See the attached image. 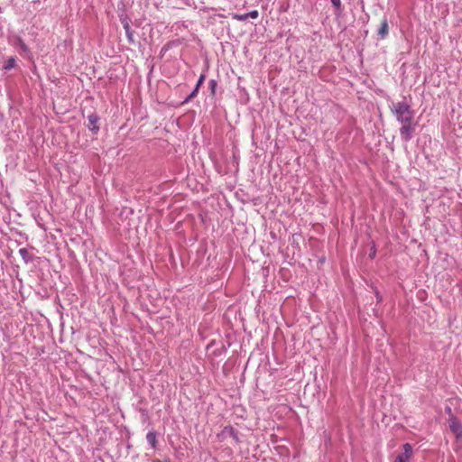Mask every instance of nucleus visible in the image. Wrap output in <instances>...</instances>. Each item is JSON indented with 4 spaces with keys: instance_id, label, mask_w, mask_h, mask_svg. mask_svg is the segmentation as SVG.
<instances>
[{
    "instance_id": "10",
    "label": "nucleus",
    "mask_w": 462,
    "mask_h": 462,
    "mask_svg": "<svg viewBox=\"0 0 462 462\" xmlns=\"http://www.w3.org/2000/svg\"><path fill=\"white\" fill-rule=\"evenodd\" d=\"M16 65V60L14 57H9L4 63L3 69L5 70H10L11 69L14 68Z\"/></svg>"
},
{
    "instance_id": "4",
    "label": "nucleus",
    "mask_w": 462,
    "mask_h": 462,
    "mask_svg": "<svg viewBox=\"0 0 462 462\" xmlns=\"http://www.w3.org/2000/svg\"><path fill=\"white\" fill-rule=\"evenodd\" d=\"M99 120H100L99 116L95 113L90 114L88 116L87 127L93 134H97V132L99 131V125H98Z\"/></svg>"
},
{
    "instance_id": "8",
    "label": "nucleus",
    "mask_w": 462,
    "mask_h": 462,
    "mask_svg": "<svg viewBox=\"0 0 462 462\" xmlns=\"http://www.w3.org/2000/svg\"><path fill=\"white\" fill-rule=\"evenodd\" d=\"M388 32H389L388 21L386 18H383V21L381 22V25H380V28L378 29L377 33L380 36V38L384 39L388 35Z\"/></svg>"
},
{
    "instance_id": "6",
    "label": "nucleus",
    "mask_w": 462,
    "mask_h": 462,
    "mask_svg": "<svg viewBox=\"0 0 462 462\" xmlns=\"http://www.w3.org/2000/svg\"><path fill=\"white\" fill-rule=\"evenodd\" d=\"M222 434L231 437L236 443L240 442L238 431L232 426H226L222 430Z\"/></svg>"
},
{
    "instance_id": "15",
    "label": "nucleus",
    "mask_w": 462,
    "mask_h": 462,
    "mask_svg": "<svg viewBox=\"0 0 462 462\" xmlns=\"http://www.w3.org/2000/svg\"><path fill=\"white\" fill-rule=\"evenodd\" d=\"M121 23L124 28H125V26H130L129 20L127 17L121 18Z\"/></svg>"
},
{
    "instance_id": "13",
    "label": "nucleus",
    "mask_w": 462,
    "mask_h": 462,
    "mask_svg": "<svg viewBox=\"0 0 462 462\" xmlns=\"http://www.w3.org/2000/svg\"><path fill=\"white\" fill-rule=\"evenodd\" d=\"M330 2L335 8V14H339L342 11L341 0H330Z\"/></svg>"
},
{
    "instance_id": "5",
    "label": "nucleus",
    "mask_w": 462,
    "mask_h": 462,
    "mask_svg": "<svg viewBox=\"0 0 462 462\" xmlns=\"http://www.w3.org/2000/svg\"><path fill=\"white\" fill-rule=\"evenodd\" d=\"M258 17H259V12L257 10H252L245 14H236V13L232 14V18L236 21H240V22H245L248 18L257 19Z\"/></svg>"
},
{
    "instance_id": "3",
    "label": "nucleus",
    "mask_w": 462,
    "mask_h": 462,
    "mask_svg": "<svg viewBox=\"0 0 462 462\" xmlns=\"http://www.w3.org/2000/svg\"><path fill=\"white\" fill-rule=\"evenodd\" d=\"M402 453L399 454L394 462H409L412 456V447L410 443H405L402 446Z\"/></svg>"
},
{
    "instance_id": "16",
    "label": "nucleus",
    "mask_w": 462,
    "mask_h": 462,
    "mask_svg": "<svg viewBox=\"0 0 462 462\" xmlns=\"http://www.w3.org/2000/svg\"><path fill=\"white\" fill-rule=\"evenodd\" d=\"M205 79V76L204 75H200L198 82H197V85H196V88H199V87L202 85L203 81Z\"/></svg>"
},
{
    "instance_id": "9",
    "label": "nucleus",
    "mask_w": 462,
    "mask_h": 462,
    "mask_svg": "<svg viewBox=\"0 0 462 462\" xmlns=\"http://www.w3.org/2000/svg\"><path fill=\"white\" fill-rule=\"evenodd\" d=\"M19 254L21 255L25 263H28L32 261V257L26 248L19 249Z\"/></svg>"
},
{
    "instance_id": "12",
    "label": "nucleus",
    "mask_w": 462,
    "mask_h": 462,
    "mask_svg": "<svg viewBox=\"0 0 462 462\" xmlns=\"http://www.w3.org/2000/svg\"><path fill=\"white\" fill-rule=\"evenodd\" d=\"M124 29L125 31L127 41L130 43H134V31L131 29V26H125Z\"/></svg>"
},
{
    "instance_id": "2",
    "label": "nucleus",
    "mask_w": 462,
    "mask_h": 462,
    "mask_svg": "<svg viewBox=\"0 0 462 462\" xmlns=\"http://www.w3.org/2000/svg\"><path fill=\"white\" fill-rule=\"evenodd\" d=\"M448 426L457 439L462 438V423L457 417L451 416L448 418Z\"/></svg>"
},
{
    "instance_id": "19",
    "label": "nucleus",
    "mask_w": 462,
    "mask_h": 462,
    "mask_svg": "<svg viewBox=\"0 0 462 462\" xmlns=\"http://www.w3.org/2000/svg\"><path fill=\"white\" fill-rule=\"evenodd\" d=\"M374 255H375V248H374V246H373V247H372V251H371V253L369 254V257H370V258H374Z\"/></svg>"
},
{
    "instance_id": "7",
    "label": "nucleus",
    "mask_w": 462,
    "mask_h": 462,
    "mask_svg": "<svg viewBox=\"0 0 462 462\" xmlns=\"http://www.w3.org/2000/svg\"><path fill=\"white\" fill-rule=\"evenodd\" d=\"M147 443L152 448L156 449L158 445L157 432L154 430L148 431L146 434Z\"/></svg>"
},
{
    "instance_id": "18",
    "label": "nucleus",
    "mask_w": 462,
    "mask_h": 462,
    "mask_svg": "<svg viewBox=\"0 0 462 462\" xmlns=\"http://www.w3.org/2000/svg\"><path fill=\"white\" fill-rule=\"evenodd\" d=\"M446 412L448 415V418H450L451 416H454L450 407L446 408Z\"/></svg>"
},
{
    "instance_id": "14",
    "label": "nucleus",
    "mask_w": 462,
    "mask_h": 462,
    "mask_svg": "<svg viewBox=\"0 0 462 462\" xmlns=\"http://www.w3.org/2000/svg\"><path fill=\"white\" fill-rule=\"evenodd\" d=\"M199 92V88L195 87V88L191 91V93L185 98L184 103H187L190 101L192 98H194Z\"/></svg>"
},
{
    "instance_id": "11",
    "label": "nucleus",
    "mask_w": 462,
    "mask_h": 462,
    "mask_svg": "<svg viewBox=\"0 0 462 462\" xmlns=\"http://www.w3.org/2000/svg\"><path fill=\"white\" fill-rule=\"evenodd\" d=\"M16 46H18L23 52L27 53L30 51L28 45L20 37L16 39Z\"/></svg>"
},
{
    "instance_id": "1",
    "label": "nucleus",
    "mask_w": 462,
    "mask_h": 462,
    "mask_svg": "<svg viewBox=\"0 0 462 462\" xmlns=\"http://www.w3.org/2000/svg\"><path fill=\"white\" fill-rule=\"evenodd\" d=\"M391 110L396 120L402 124L400 128L402 140L406 143L411 141L416 128V123L413 122L414 111L411 106L405 101H399L392 104Z\"/></svg>"
},
{
    "instance_id": "17",
    "label": "nucleus",
    "mask_w": 462,
    "mask_h": 462,
    "mask_svg": "<svg viewBox=\"0 0 462 462\" xmlns=\"http://www.w3.org/2000/svg\"><path fill=\"white\" fill-rule=\"evenodd\" d=\"M209 86H210V88H211L212 93H214V91H215V88H216V86H217V82H216V80L211 79V80L209 81Z\"/></svg>"
},
{
    "instance_id": "20",
    "label": "nucleus",
    "mask_w": 462,
    "mask_h": 462,
    "mask_svg": "<svg viewBox=\"0 0 462 462\" xmlns=\"http://www.w3.org/2000/svg\"><path fill=\"white\" fill-rule=\"evenodd\" d=\"M375 295H376L377 300H382V296L380 295V293L378 291L375 293Z\"/></svg>"
}]
</instances>
